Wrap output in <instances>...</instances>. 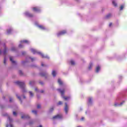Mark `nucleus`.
I'll use <instances>...</instances> for the list:
<instances>
[{
  "label": "nucleus",
  "instance_id": "nucleus-1",
  "mask_svg": "<svg viewBox=\"0 0 127 127\" xmlns=\"http://www.w3.org/2000/svg\"><path fill=\"white\" fill-rule=\"evenodd\" d=\"M58 91H59L62 95V98H63L65 101H67V100L70 99V97H65L64 96V94H65V89L61 90L60 89H58Z\"/></svg>",
  "mask_w": 127,
  "mask_h": 127
},
{
  "label": "nucleus",
  "instance_id": "nucleus-2",
  "mask_svg": "<svg viewBox=\"0 0 127 127\" xmlns=\"http://www.w3.org/2000/svg\"><path fill=\"white\" fill-rule=\"evenodd\" d=\"M15 83L17 84V85H18L20 86V88L22 89V92L24 93L26 92L25 89H24V87H25V84L24 82H22L20 81H16Z\"/></svg>",
  "mask_w": 127,
  "mask_h": 127
},
{
  "label": "nucleus",
  "instance_id": "nucleus-3",
  "mask_svg": "<svg viewBox=\"0 0 127 127\" xmlns=\"http://www.w3.org/2000/svg\"><path fill=\"white\" fill-rule=\"evenodd\" d=\"M63 116L61 114H58L53 117V120H57L58 119H62Z\"/></svg>",
  "mask_w": 127,
  "mask_h": 127
},
{
  "label": "nucleus",
  "instance_id": "nucleus-4",
  "mask_svg": "<svg viewBox=\"0 0 127 127\" xmlns=\"http://www.w3.org/2000/svg\"><path fill=\"white\" fill-rule=\"evenodd\" d=\"M66 33H67V32L66 31V30H63L61 32H59L57 34V35H58V36H60L61 35H64V34H66Z\"/></svg>",
  "mask_w": 127,
  "mask_h": 127
},
{
  "label": "nucleus",
  "instance_id": "nucleus-5",
  "mask_svg": "<svg viewBox=\"0 0 127 127\" xmlns=\"http://www.w3.org/2000/svg\"><path fill=\"white\" fill-rule=\"evenodd\" d=\"M68 110H69V108L68 107V104H67V103H65L64 107V111L65 114H68Z\"/></svg>",
  "mask_w": 127,
  "mask_h": 127
},
{
  "label": "nucleus",
  "instance_id": "nucleus-6",
  "mask_svg": "<svg viewBox=\"0 0 127 127\" xmlns=\"http://www.w3.org/2000/svg\"><path fill=\"white\" fill-rule=\"evenodd\" d=\"M25 14L26 16H28V17H33V14L29 13V12H26Z\"/></svg>",
  "mask_w": 127,
  "mask_h": 127
},
{
  "label": "nucleus",
  "instance_id": "nucleus-7",
  "mask_svg": "<svg viewBox=\"0 0 127 127\" xmlns=\"http://www.w3.org/2000/svg\"><path fill=\"white\" fill-rule=\"evenodd\" d=\"M10 61L11 62L12 64H16V62L13 61V58L12 57H10Z\"/></svg>",
  "mask_w": 127,
  "mask_h": 127
},
{
  "label": "nucleus",
  "instance_id": "nucleus-8",
  "mask_svg": "<svg viewBox=\"0 0 127 127\" xmlns=\"http://www.w3.org/2000/svg\"><path fill=\"white\" fill-rule=\"evenodd\" d=\"M33 11H36V12H38L40 11V9H39V8H37V7H33Z\"/></svg>",
  "mask_w": 127,
  "mask_h": 127
},
{
  "label": "nucleus",
  "instance_id": "nucleus-9",
  "mask_svg": "<svg viewBox=\"0 0 127 127\" xmlns=\"http://www.w3.org/2000/svg\"><path fill=\"white\" fill-rule=\"evenodd\" d=\"M40 75L41 77H46V76H47V73L41 72L40 73Z\"/></svg>",
  "mask_w": 127,
  "mask_h": 127
},
{
  "label": "nucleus",
  "instance_id": "nucleus-10",
  "mask_svg": "<svg viewBox=\"0 0 127 127\" xmlns=\"http://www.w3.org/2000/svg\"><path fill=\"white\" fill-rule=\"evenodd\" d=\"M31 51L32 53H33V54H36V53H37V51L34 50V49H31Z\"/></svg>",
  "mask_w": 127,
  "mask_h": 127
},
{
  "label": "nucleus",
  "instance_id": "nucleus-11",
  "mask_svg": "<svg viewBox=\"0 0 127 127\" xmlns=\"http://www.w3.org/2000/svg\"><path fill=\"white\" fill-rule=\"evenodd\" d=\"M21 119H29L28 115H24L21 117Z\"/></svg>",
  "mask_w": 127,
  "mask_h": 127
},
{
  "label": "nucleus",
  "instance_id": "nucleus-12",
  "mask_svg": "<svg viewBox=\"0 0 127 127\" xmlns=\"http://www.w3.org/2000/svg\"><path fill=\"white\" fill-rule=\"evenodd\" d=\"M38 26L39 28H40V29H42L43 30H44V29H45V27H44V26H43V25H39Z\"/></svg>",
  "mask_w": 127,
  "mask_h": 127
},
{
  "label": "nucleus",
  "instance_id": "nucleus-13",
  "mask_svg": "<svg viewBox=\"0 0 127 127\" xmlns=\"http://www.w3.org/2000/svg\"><path fill=\"white\" fill-rule=\"evenodd\" d=\"M58 82L59 83V85H63V82L60 79H59L58 80Z\"/></svg>",
  "mask_w": 127,
  "mask_h": 127
},
{
  "label": "nucleus",
  "instance_id": "nucleus-14",
  "mask_svg": "<svg viewBox=\"0 0 127 127\" xmlns=\"http://www.w3.org/2000/svg\"><path fill=\"white\" fill-rule=\"evenodd\" d=\"M101 69V67H100L99 66H98L96 68V72L97 73L99 72V71H100V69Z\"/></svg>",
  "mask_w": 127,
  "mask_h": 127
},
{
  "label": "nucleus",
  "instance_id": "nucleus-15",
  "mask_svg": "<svg viewBox=\"0 0 127 127\" xmlns=\"http://www.w3.org/2000/svg\"><path fill=\"white\" fill-rule=\"evenodd\" d=\"M21 43H29V42L25 40L21 41Z\"/></svg>",
  "mask_w": 127,
  "mask_h": 127
},
{
  "label": "nucleus",
  "instance_id": "nucleus-16",
  "mask_svg": "<svg viewBox=\"0 0 127 127\" xmlns=\"http://www.w3.org/2000/svg\"><path fill=\"white\" fill-rule=\"evenodd\" d=\"M7 50V48H5L4 50V51L3 52V54L4 55H6V51Z\"/></svg>",
  "mask_w": 127,
  "mask_h": 127
},
{
  "label": "nucleus",
  "instance_id": "nucleus-17",
  "mask_svg": "<svg viewBox=\"0 0 127 127\" xmlns=\"http://www.w3.org/2000/svg\"><path fill=\"white\" fill-rule=\"evenodd\" d=\"M52 75L54 77H55L56 76V71H55V70L53 71Z\"/></svg>",
  "mask_w": 127,
  "mask_h": 127
},
{
  "label": "nucleus",
  "instance_id": "nucleus-18",
  "mask_svg": "<svg viewBox=\"0 0 127 127\" xmlns=\"http://www.w3.org/2000/svg\"><path fill=\"white\" fill-rule=\"evenodd\" d=\"M34 84H35V81H30L29 82V85H34Z\"/></svg>",
  "mask_w": 127,
  "mask_h": 127
},
{
  "label": "nucleus",
  "instance_id": "nucleus-19",
  "mask_svg": "<svg viewBox=\"0 0 127 127\" xmlns=\"http://www.w3.org/2000/svg\"><path fill=\"white\" fill-rule=\"evenodd\" d=\"M112 16V14H108L106 16V18H110Z\"/></svg>",
  "mask_w": 127,
  "mask_h": 127
},
{
  "label": "nucleus",
  "instance_id": "nucleus-20",
  "mask_svg": "<svg viewBox=\"0 0 127 127\" xmlns=\"http://www.w3.org/2000/svg\"><path fill=\"white\" fill-rule=\"evenodd\" d=\"M92 67H93V64H90V65H89V66L88 67V69L89 70H91V69L92 68Z\"/></svg>",
  "mask_w": 127,
  "mask_h": 127
},
{
  "label": "nucleus",
  "instance_id": "nucleus-21",
  "mask_svg": "<svg viewBox=\"0 0 127 127\" xmlns=\"http://www.w3.org/2000/svg\"><path fill=\"white\" fill-rule=\"evenodd\" d=\"M63 104V103L62 102V101H59L58 102V103L57 104L58 106H60V105H62Z\"/></svg>",
  "mask_w": 127,
  "mask_h": 127
},
{
  "label": "nucleus",
  "instance_id": "nucleus-22",
  "mask_svg": "<svg viewBox=\"0 0 127 127\" xmlns=\"http://www.w3.org/2000/svg\"><path fill=\"white\" fill-rule=\"evenodd\" d=\"M17 98L19 100V101H20L21 103H22V101H21V98H20V97L16 95Z\"/></svg>",
  "mask_w": 127,
  "mask_h": 127
},
{
  "label": "nucleus",
  "instance_id": "nucleus-23",
  "mask_svg": "<svg viewBox=\"0 0 127 127\" xmlns=\"http://www.w3.org/2000/svg\"><path fill=\"white\" fill-rule=\"evenodd\" d=\"M112 3L114 5V6H117V3H116V2H115V1H113Z\"/></svg>",
  "mask_w": 127,
  "mask_h": 127
},
{
  "label": "nucleus",
  "instance_id": "nucleus-24",
  "mask_svg": "<svg viewBox=\"0 0 127 127\" xmlns=\"http://www.w3.org/2000/svg\"><path fill=\"white\" fill-rule=\"evenodd\" d=\"M29 94H30V97H33V93H32V92L30 91Z\"/></svg>",
  "mask_w": 127,
  "mask_h": 127
},
{
  "label": "nucleus",
  "instance_id": "nucleus-25",
  "mask_svg": "<svg viewBox=\"0 0 127 127\" xmlns=\"http://www.w3.org/2000/svg\"><path fill=\"white\" fill-rule=\"evenodd\" d=\"M32 113H33V114H34L35 115H37V111H35V110H33Z\"/></svg>",
  "mask_w": 127,
  "mask_h": 127
},
{
  "label": "nucleus",
  "instance_id": "nucleus-26",
  "mask_svg": "<svg viewBox=\"0 0 127 127\" xmlns=\"http://www.w3.org/2000/svg\"><path fill=\"white\" fill-rule=\"evenodd\" d=\"M70 63L71 65H75V62H74L73 61H71Z\"/></svg>",
  "mask_w": 127,
  "mask_h": 127
},
{
  "label": "nucleus",
  "instance_id": "nucleus-27",
  "mask_svg": "<svg viewBox=\"0 0 127 127\" xmlns=\"http://www.w3.org/2000/svg\"><path fill=\"white\" fill-rule=\"evenodd\" d=\"M19 75H23V73L22 72V71L21 70H19Z\"/></svg>",
  "mask_w": 127,
  "mask_h": 127
},
{
  "label": "nucleus",
  "instance_id": "nucleus-28",
  "mask_svg": "<svg viewBox=\"0 0 127 127\" xmlns=\"http://www.w3.org/2000/svg\"><path fill=\"white\" fill-rule=\"evenodd\" d=\"M40 54L42 58H45V57H44V55H43V54L40 53Z\"/></svg>",
  "mask_w": 127,
  "mask_h": 127
},
{
  "label": "nucleus",
  "instance_id": "nucleus-29",
  "mask_svg": "<svg viewBox=\"0 0 127 127\" xmlns=\"http://www.w3.org/2000/svg\"><path fill=\"white\" fill-rule=\"evenodd\" d=\"M3 63H4V64H6V59L5 58H4V61H3Z\"/></svg>",
  "mask_w": 127,
  "mask_h": 127
},
{
  "label": "nucleus",
  "instance_id": "nucleus-30",
  "mask_svg": "<svg viewBox=\"0 0 127 127\" xmlns=\"http://www.w3.org/2000/svg\"><path fill=\"white\" fill-rule=\"evenodd\" d=\"M10 32H11V29H9L7 30L8 34H9V33H10Z\"/></svg>",
  "mask_w": 127,
  "mask_h": 127
},
{
  "label": "nucleus",
  "instance_id": "nucleus-31",
  "mask_svg": "<svg viewBox=\"0 0 127 127\" xmlns=\"http://www.w3.org/2000/svg\"><path fill=\"white\" fill-rule=\"evenodd\" d=\"M122 9H124V5H121L120 7V10H122Z\"/></svg>",
  "mask_w": 127,
  "mask_h": 127
},
{
  "label": "nucleus",
  "instance_id": "nucleus-32",
  "mask_svg": "<svg viewBox=\"0 0 127 127\" xmlns=\"http://www.w3.org/2000/svg\"><path fill=\"white\" fill-rule=\"evenodd\" d=\"M8 120L9 121V122H12V120H11V118L9 117V116L8 117Z\"/></svg>",
  "mask_w": 127,
  "mask_h": 127
},
{
  "label": "nucleus",
  "instance_id": "nucleus-33",
  "mask_svg": "<svg viewBox=\"0 0 127 127\" xmlns=\"http://www.w3.org/2000/svg\"><path fill=\"white\" fill-rule=\"evenodd\" d=\"M89 103H92V98H89L88 100Z\"/></svg>",
  "mask_w": 127,
  "mask_h": 127
},
{
  "label": "nucleus",
  "instance_id": "nucleus-34",
  "mask_svg": "<svg viewBox=\"0 0 127 127\" xmlns=\"http://www.w3.org/2000/svg\"><path fill=\"white\" fill-rule=\"evenodd\" d=\"M13 116H16V115H17L16 112H13Z\"/></svg>",
  "mask_w": 127,
  "mask_h": 127
},
{
  "label": "nucleus",
  "instance_id": "nucleus-35",
  "mask_svg": "<svg viewBox=\"0 0 127 127\" xmlns=\"http://www.w3.org/2000/svg\"><path fill=\"white\" fill-rule=\"evenodd\" d=\"M40 108H41V106L40 105H39V104L38 105H37V108H38V109H40Z\"/></svg>",
  "mask_w": 127,
  "mask_h": 127
},
{
  "label": "nucleus",
  "instance_id": "nucleus-36",
  "mask_svg": "<svg viewBox=\"0 0 127 127\" xmlns=\"http://www.w3.org/2000/svg\"><path fill=\"white\" fill-rule=\"evenodd\" d=\"M11 50L12 51H14V50H15V48H14V47L12 48Z\"/></svg>",
  "mask_w": 127,
  "mask_h": 127
},
{
  "label": "nucleus",
  "instance_id": "nucleus-37",
  "mask_svg": "<svg viewBox=\"0 0 127 127\" xmlns=\"http://www.w3.org/2000/svg\"><path fill=\"white\" fill-rule=\"evenodd\" d=\"M39 84H40L42 85H44L43 82H42V81H40Z\"/></svg>",
  "mask_w": 127,
  "mask_h": 127
},
{
  "label": "nucleus",
  "instance_id": "nucleus-38",
  "mask_svg": "<svg viewBox=\"0 0 127 127\" xmlns=\"http://www.w3.org/2000/svg\"><path fill=\"white\" fill-rule=\"evenodd\" d=\"M19 48H22V45L20 44V45H19Z\"/></svg>",
  "mask_w": 127,
  "mask_h": 127
},
{
  "label": "nucleus",
  "instance_id": "nucleus-39",
  "mask_svg": "<svg viewBox=\"0 0 127 127\" xmlns=\"http://www.w3.org/2000/svg\"><path fill=\"white\" fill-rule=\"evenodd\" d=\"M30 58L32 62H33V61H34V58Z\"/></svg>",
  "mask_w": 127,
  "mask_h": 127
},
{
  "label": "nucleus",
  "instance_id": "nucleus-40",
  "mask_svg": "<svg viewBox=\"0 0 127 127\" xmlns=\"http://www.w3.org/2000/svg\"><path fill=\"white\" fill-rule=\"evenodd\" d=\"M112 25H113V23H110V24H109V26H110V27H111Z\"/></svg>",
  "mask_w": 127,
  "mask_h": 127
},
{
  "label": "nucleus",
  "instance_id": "nucleus-41",
  "mask_svg": "<svg viewBox=\"0 0 127 127\" xmlns=\"http://www.w3.org/2000/svg\"><path fill=\"white\" fill-rule=\"evenodd\" d=\"M35 91H36V92H37L38 91V89H37V88H36L35 89Z\"/></svg>",
  "mask_w": 127,
  "mask_h": 127
},
{
  "label": "nucleus",
  "instance_id": "nucleus-42",
  "mask_svg": "<svg viewBox=\"0 0 127 127\" xmlns=\"http://www.w3.org/2000/svg\"><path fill=\"white\" fill-rule=\"evenodd\" d=\"M53 110H54L53 108H51L50 112H52V111H53Z\"/></svg>",
  "mask_w": 127,
  "mask_h": 127
},
{
  "label": "nucleus",
  "instance_id": "nucleus-43",
  "mask_svg": "<svg viewBox=\"0 0 127 127\" xmlns=\"http://www.w3.org/2000/svg\"><path fill=\"white\" fill-rule=\"evenodd\" d=\"M26 62L25 61H23L22 62V64H24Z\"/></svg>",
  "mask_w": 127,
  "mask_h": 127
},
{
  "label": "nucleus",
  "instance_id": "nucleus-44",
  "mask_svg": "<svg viewBox=\"0 0 127 127\" xmlns=\"http://www.w3.org/2000/svg\"><path fill=\"white\" fill-rule=\"evenodd\" d=\"M84 117H82V118H81V121H84Z\"/></svg>",
  "mask_w": 127,
  "mask_h": 127
},
{
  "label": "nucleus",
  "instance_id": "nucleus-45",
  "mask_svg": "<svg viewBox=\"0 0 127 127\" xmlns=\"http://www.w3.org/2000/svg\"><path fill=\"white\" fill-rule=\"evenodd\" d=\"M9 101H10V102H12V99L11 98H10Z\"/></svg>",
  "mask_w": 127,
  "mask_h": 127
},
{
  "label": "nucleus",
  "instance_id": "nucleus-46",
  "mask_svg": "<svg viewBox=\"0 0 127 127\" xmlns=\"http://www.w3.org/2000/svg\"><path fill=\"white\" fill-rule=\"evenodd\" d=\"M41 93H44V91L41 90Z\"/></svg>",
  "mask_w": 127,
  "mask_h": 127
},
{
  "label": "nucleus",
  "instance_id": "nucleus-47",
  "mask_svg": "<svg viewBox=\"0 0 127 127\" xmlns=\"http://www.w3.org/2000/svg\"><path fill=\"white\" fill-rule=\"evenodd\" d=\"M10 127H13V125H10Z\"/></svg>",
  "mask_w": 127,
  "mask_h": 127
},
{
  "label": "nucleus",
  "instance_id": "nucleus-48",
  "mask_svg": "<svg viewBox=\"0 0 127 127\" xmlns=\"http://www.w3.org/2000/svg\"><path fill=\"white\" fill-rule=\"evenodd\" d=\"M124 102H122L120 105H123V104H124Z\"/></svg>",
  "mask_w": 127,
  "mask_h": 127
},
{
  "label": "nucleus",
  "instance_id": "nucleus-49",
  "mask_svg": "<svg viewBox=\"0 0 127 127\" xmlns=\"http://www.w3.org/2000/svg\"><path fill=\"white\" fill-rule=\"evenodd\" d=\"M41 65L43 67L44 66V64H42Z\"/></svg>",
  "mask_w": 127,
  "mask_h": 127
},
{
  "label": "nucleus",
  "instance_id": "nucleus-50",
  "mask_svg": "<svg viewBox=\"0 0 127 127\" xmlns=\"http://www.w3.org/2000/svg\"><path fill=\"white\" fill-rule=\"evenodd\" d=\"M25 96H23V99H25Z\"/></svg>",
  "mask_w": 127,
  "mask_h": 127
},
{
  "label": "nucleus",
  "instance_id": "nucleus-51",
  "mask_svg": "<svg viewBox=\"0 0 127 127\" xmlns=\"http://www.w3.org/2000/svg\"><path fill=\"white\" fill-rule=\"evenodd\" d=\"M8 127V125H6V127Z\"/></svg>",
  "mask_w": 127,
  "mask_h": 127
},
{
  "label": "nucleus",
  "instance_id": "nucleus-52",
  "mask_svg": "<svg viewBox=\"0 0 127 127\" xmlns=\"http://www.w3.org/2000/svg\"><path fill=\"white\" fill-rule=\"evenodd\" d=\"M0 53H1V52H0Z\"/></svg>",
  "mask_w": 127,
  "mask_h": 127
},
{
  "label": "nucleus",
  "instance_id": "nucleus-53",
  "mask_svg": "<svg viewBox=\"0 0 127 127\" xmlns=\"http://www.w3.org/2000/svg\"><path fill=\"white\" fill-rule=\"evenodd\" d=\"M115 106H117V104H115Z\"/></svg>",
  "mask_w": 127,
  "mask_h": 127
},
{
  "label": "nucleus",
  "instance_id": "nucleus-54",
  "mask_svg": "<svg viewBox=\"0 0 127 127\" xmlns=\"http://www.w3.org/2000/svg\"><path fill=\"white\" fill-rule=\"evenodd\" d=\"M81 127V126H79V127Z\"/></svg>",
  "mask_w": 127,
  "mask_h": 127
},
{
  "label": "nucleus",
  "instance_id": "nucleus-55",
  "mask_svg": "<svg viewBox=\"0 0 127 127\" xmlns=\"http://www.w3.org/2000/svg\"><path fill=\"white\" fill-rule=\"evenodd\" d=\"M38 97V98H39V97H38V96H37Z\"/></svg>",
  "mask_w": 127,
  "mask_h": 127
}]
</instances>
